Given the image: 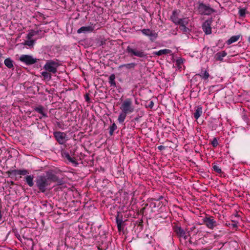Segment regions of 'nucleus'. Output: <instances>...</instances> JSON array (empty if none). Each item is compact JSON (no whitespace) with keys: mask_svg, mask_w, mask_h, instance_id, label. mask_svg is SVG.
<instances>
[{"mask_svg":"<svg viewBox=\"0 0 250 250\" xmlns=\"http://www.w3.org/2000/svg\"><path fill=\"white\" fill-rule=\"evenodd\" d=\"M36 186L41 192H45L51 184L53 182L57 183L58 185H62L63 181L51 172H47L45 175L38 176L36 181Z\"/></svg>","mask_w":250,"mask_h":250,"instance_id":"nucleus-1","label":"nucleus"},{"mask_svg":"<svg viewBox=\"0 0 250 250\" xmlns=\"http://www.w3.org/2000/svg\"><path fill=\"white\" fill-rule=\"evenodd\" d=\"M122 111L130 114L134 111V106L132 104V101L130 98L126 99L122 104L120 106Z\"/></svg>","mask_w":250,"mask_h":250,"instance_id":"nucleus-2","label":"nucleus"},{"mask_svg":"<svg viewBox=\"0 0 250 250\" xmlns=\"http://www.w3.org/2000/svg\"><path fill=\"white\" fill-rule=\"evenodd\" d=\"M60 65L58 61L49 60L43 66V69L52 74H56L57 72V68Z\"/></svg>","mask_w":250,"mask_h":250,"instance_id":"nucleus-3","label":"nucleus"},{"mask_svg":"<svg viewBox=\"0 0 250 250\" xmlns=\"http://www.w3.org/2000/svg\"><path fill=\"white\" fill-rule=\"evenodd\" d=\"M127 53L130 54L131 56H136L139 58H146L147 54L142 49L138 50L137 49L132 48L130 46H128L126 49Z\"/></svg>","mask_w":250,"mask_h":250,"instance_id":"nucleus-4","label":"nucleus"},{"mask_svg":"<svg viewBox=\"0 0 250 250\" xmlns=\"http://www.w3.org/2000/svg\"><path fill=\"white\" fill-rule=\"evenodd\" d=\"M198 10L199 13L203 15H209L215 12L214 9L205 4L203 2L199 3Z\"/></svg>","mask_w":250,"mask_h":250,"instance_id":"nucleus-5","label":"nucleus"},{"mask_svg":"<svg viewBox=\"0 0 250 250\" xmlns=\"http://www.w3.org/2000/svg\"><path fill=\"white\" fill-rule=\"evenodd\" d=\"M203 224H205L206 226L209 229H213L215 227L217 226L216 221L214 220L212 216H206L202 219Z\"/></svg>","mask_w":250,"mask_h":250,"instance_id":"nucleus-6","label":"nucleus"},{"mask_svg":"<svg viewBox=\"0 0 250 250\" xmlns=\"http://www.w3.org/2000/svg\"><path fill=\"white\" fill-rule=\"evenodd\" d=\"M19 60L25 63L26 65H30L36 63L39 59L34 58L32 56L29 55H21Z\"/></svg>","mask_w":250,"mask_h":250,"instance_id":"nucleus-7","label":"nucleus"},{"mask_svg":"<svg viewBox=\"0 0 250 250\" xmlns=\"http://www.w3.org/2000/svg\"><path fill=\"white\" fill-rule=\"evenodd\" d=\"M56 140L60 145H63L68 140L66 134L63 132L55 131L53 133Z\"/></svg>","mask_w":250,"mask_h":250,"instance_id":"nucleus-8","label":"nucleus"},{"mask_svg":"<svg viewBox=\"0 0 250 250\" xmlns=\"http://www.w3.org/2000/svg\"><path fill=\"white\" fill-rule=\"evenodd\" d=\"M173 229L179 238H183L184 240L188 238V235H187L186 232L181 227L174 226Z\"/></svg>","mask_w":250,"mask_h":250,"instance_id":"nucleus-9","label":"nucleus"},{"mask_svg":"<svg viewBox=\"0 0 250 250\" xmlns=\"http://www.w3.org/2000/svg\"><path fill=\"white\" fill-rule=\"evenodd\" d=\"M211 20H207L202 25V29L206 35H209L211 33Z\"/></svg>","mask_w":250,"mask_h":250,"instance_id":"nucleus-10","label":"nucleus"},{"mask_svg":"<svg viewBox=\"0 0 250 250\" xmlns=\"http://www.w3.org/2000/svg\"><path fill=\"white\" fill-rule=\"evenodd\" d=\"M116 221L119 231H121L123 230L124 229L123 226L124 225V222L123 220L122 215L119 212H118V214L116 217Z\"/></svg>","mask_w":250,"mask_h":250,"instance_id":"nucleus-11","label":"nucleus"},{"mask_svg":"<svg viewBox=\"0 0 250 250\" xmlns=\"http://www.w3.org/2000/svg\"><path fill=\"white\" fill-rule=\"evenodd\" d=\"M10 172L12 175H25L29 173L28 170H26V169H22V170L14 169V170H11Z\"/></svg>","mask_w":250,"mask_h":250,"instance_id":"nucleus-12","label":"nucleus"},{"mask_svg":"<svg viewBox=\"0 0 250 250\" xmlns=\"http://www.w3.org/2000/svg\"><path fill=\"white\" fill-rule=\"evenodd\" d=\"M93 30V27L91 26H82L80 28H79L77 32L78 33H87L89 32H92Z\"/></svg>","mask_w":250,"mask_h":250,"instance_id":"nucleus-13","label":"nucleus"},{"mask_svg":"<svg viewBox=\"0 0 250 250\" xmlns=\"http://www.w3.org/2000/svg\"><path fill=\"white\" fill-rule=\"evenodd\" d=\"M170 20L176 25L177 23H179V21H180V19H179L178 17V13L177 10H174L172 12V14L170 16Z\"/></svg>","mask_w":250,"mask_h":250,"instance_id":"nucleus-14","label":"nucleus"},{"mask_svg":"<svg viewBox=\"0 0 250 250\" xmlns=\"http://www.w3.org/2000/svg\"><path fill=\"white\" fill-rule=\"evenodd\" d=\"M34 176L33 175H27L24 178L25 182L30 187H32L34 186Z\"/></svg>","mask_w":250,"mask_h":250,"instance_id":"nucleus-15","label":"nucleus"},{"mask_svg":"<svg viewBox=\"0 0 250 250\" xmlns=\"http://www.w3.org/2000/svg\"><path fill=\"white\" fill-rule=\"evenodd\" d=\"M203 113V108L201 106H198L196 107L195 113H194V117L196 119H198Z\"/></svg>","mask_w":250,"mask_h":250,"instance_id":"nucleus-16","label":"nucleus"},{"mask_svg":"<svg viewBox=\"0 0 250 250\" xmlns=\"http://www.w3.org/2000/svg\"><path fill=\"white\" fill-rule=\"evenodd\" d=\"M227 55V53L225 51L218 52L215 55V59L217 61H222L223 58Z\"/></svg>","mask_w":250,"mask_h":250,"instance_id":"nucleus-17","label":"nucleus"},{"mask_svg":"<svg viewBox=\"0 0 250 250\" xmlns=\"http://www.w3.org/2000/svg\"><path fill=\"white\" fill-rule=\"evenodd\" d=\"M34 110L38 112L39 113L42 114L43 117H47V115L46 113L44 112V107L42 105H39L37 107H36L34 108Z\"/></svg>","mask_w":250,"mask_h":250,"instance_id":"nucleus-18","label":"nucleus"},{"mask_svg":"<svg viewBox=\"0 0 250 250\" xmlns=\"http://www.w3.org/2000/svg\"><path fill=\"white\" fill-rule=\"evenodd\" d=\"M197 75H199L204 80H207L210 76L207 70L203 71V69H202L201 73L197 74Z\"/></svg>","mask_w":250,"mask_h":250,"instance_id":"nucleus-19","label":"nucleus"},{"mask_svg":"<svg viewBox=\"0 0 250 250\" xmlns=\"http://www.w3.org/2000/svg\"><path fill=\"white\" fill-rule=\"evenodd\" d=\"M51 73L47 71H42L41 73L42 76L43 77V79L44 80H47L48 81L51 80V75L50 74Z\"/></svg>","mask_w":250,"mask_h":250,"instance_id":"nucleus-20","label":"nucleus"},{"mask_svg":"<svg viewBox=\"0 0 250 250\" xmlns=\"http://www.w3.org/2000/svg\"><path fill=\"white\" fill-rule=\"evenodd\" d=\"M240 37V35L233 36L227 41V43L229 45L231 44V43L238 41Z\"/></svg>","mask_w":250,"mask_h":250,"instance_id":"nucleus-21","label":"nucleus"},{"mask_svg":"<svg viewBox=\"0 0 250 250\" xmlns=\"http://www.w3.org/2000/svg\"><path fill=\"white\" fill-rule=\"evenodd\" d=\"M171 52V50L167 49H164L162 50H160L157 52H155L154 53V54L157 56H161L164 54H169Z\"/></svg>","mask_w":250,"mask_h":250,"instance_id":"nucleus-22","label":"nucleus"},{"mask_svg":"<svg viewBox=\"0 0 250 250\" xmlns=\"http://www.w3.org/2000/svg\"><path fill=\"white\" fill-rule=\"evenodd\" d=\"M4 64L8 68H13V61L9 58L6 59L4 62Z\"/></svg>","mask_w":250,"mask_h":250,"instance_id":"nucleus-23","label":"nucleus"},{"mask_svg":"<svg viewBox=\"0 0 250 250\" xmlns=\"http://www.w3.org/2000/svg\"><path fill=\"white\" fill-rule=\"evenodd\" d=\"M147 37L152 42H154L158 37V34L154 31H152Z\"/></svg>","mask_w":250,"mask_h":250,"instance_id":"nucleus-24","label":"nucleus"},{"mask_svg":"<svg viewBox=\"0 0 250 250\" xmlns=\"http://www.w3.org/2000/svg\"><path fill=\"white\" fill-rule=\"evenodd\" d=\"M127 113L122 111L118 117V120L120 123H123L126 117Z\"/></svg>","mask_w":250,"mask_h":250,"instance_id":"nucleus-25","label":"nucleus"},{"mask_svg":"<svg viewBox=\"0 0 250 250\" xmlns=\"http://www.w3.org/2000/svg\"><path fill=\"white\" fill-rule=\"evenodd\" d=\"M136 63H134V62H132V63H126V64H122V65H121L120 66H119V68H122V67H125L127 69H132V68H134L135 67V66H136Z\"/></svg>","mask_w":250,"mask_h":250,"instance_id":"nucleus-26","label":"nucleus"},{"mask_svg":"<svg viewBox=\"0 0 250 250\" xmlns=\"http://www.w3.org/2000/svg\"><path fill=\"white\" fill-rule=\"evenodd\" d=\"M115 75L114 74H111L109 79V83L110 84L111 86H113L114 87H116V83H115Z\"/></svg>","mask_w":250,"mask_h":250,"instance_id":"nucleus-27","label":"nucleus"},{"mask_svg":"<svg viewBox=\"0 0 250 250\" xmlns=\"http://www.w3.org/2000/svg\"><path fill=\"white\" fill-rule=\"evenodd\" d=\"M188 18H184L180 19L179 23H177V25H180V26L187 25L188 23Z\"/></svg>","mask_w":250,"mask_h":250,"instance_id":"nucleus-28","label":"nucleus"},{"mask_svg":"<svg viewBox=\"0 0 250 250\" xmlns=\"http://www.w3.org/2000/svg\"><path fill=\"white\" fill-rule=\"evenodd\" d=\"M64 157L67 159L70 162L72 163H76V161L74 158L71 157L69 154L68 152H64L63 153Z\"/></svg>","mask_w":250,"mask_h":250,"instance_id":"nucleus-29","label":"nucleus"},{"mask_svg":"<svg viewBox=\"0 0 250 250\" xmlns=\"http://www.w3.org/2000/svg\"><path fill=\"white\" fill-rule=\"evenodd\" d=\"M199 232V229L196 228L195 226L192 227L190 230L188 232V235H190V232L192 233L193 235L197 234Z\"/></svg>","mask_w":250,"mask_h":250,"instance_id":"nucleus-30","label":"nucleus"},{"mask_svg":"<svg viewBox=\"0 0 250 250\" xmlns=\"http://www.w3.org/2000/svg\"><path fill=\"white\" fill-rule=\"evenodd\" d=\"M117 128V125L115 123H113L109 127V134L112 136L113 134L114 131Z\"/></svg>","mask_w":250,"mask_h":250,"instance_id":"nucleus-31","label":"nucleus"},{"mask_svg":"<svg viewBox=\"0 0 250 250\" xmlns=\"http://www.w3.org/2000/svg\"><path fill=\"white\" fill-rule=\"evenodd\" d=\"M35 42V40H29V41H25L24 42V43H23V44L24 45H27L30 47H32L34 45Z\"/></svg>","mask_w":250,"mask_h":250,"instance_id":"nucleus-32","label":"nucleus"},{"mask_svg":"<svg viewBox=\"0 0 250 250\" xmlns=\"http://www.w3.org/2000/svg\"><path fill=\"white\" fill-rule=\"evenodd\" d=\"M212 165H213L212 168H213L214 171H215V172H216L218 173H221L222 172V170L219 167V166H218L217 165H216L214 164H213Z\"/></svg>","mask_w":250,"mask_h":250,"instance_id":"nucleus-33","label":"nucleus"},{"mask_svg":"<svg viewBox=\"0 0 250 250\" xmlns=\"http://www.w3.org/2000/svg\"><path fill=\"white\" fill-rule=\"evenodd\" d=\"M246 9L245 8H240L239 10V15L241 17H244L245 16L246 13Z\"/></svg>","mask_w":250,"mask_h":250,"instance_id":"nucleus-34","label":"nucleus"},{"mask_svg":"<svg viewBox=\"0 0 250 250\" xmlns=\"http://www.w3.org/2000/svg\"><path fill=\"white\" fill-rule=\"evenodd\" d=\"M152 30L149 29H144L141 30L142 33L145 36H148V35L151 33Z\"/></svg>","mask_w":250,"mask_h":250,"instance_id":"nucleus-35","label":"nucleus"},{"mask_svg":"<svg viewBox=\"0 0 250 250\" xmlns=\"http://www.w3.org/2000/svg\"><path fill=\"white\" fill-rule=\"evenodd\" d=\"M180 29L185 33H188L189 31V29L186 27V25L180 26Z\"/></svg>","mask_w":250,"mask_h":250,"instance_id":"nucleus-36","label":"nucleus"},{"mask_svg":"<svg viewBox=\"0 0 250 250\" xmlns=\"http://www.w3.org/2000/svg\"><path fill=\"white\" fill-rule=\"evenodd\" d=\"M211 145L214 147H215L218 146V143L216 138H213V140L211 142Z\"/></svg>","mask_w":250,"mask_h":250,"instance_id":"nucleus-37","label":"nucleus"},{"mask_svg":"<svg viewBox=\"0 0 250 250\" xmlns=\"http://www.w3.org/2000/svg\"><path fill=\"white\" fill-rule=\"evenodd\" d=\"M34 32H31L29 33L27 35V38L28 40H31L32 38L34 36Z\"/></svg>","mask_w":250,"mask_h":250,"instance_id":"nucleus-38","label":"nucleus"},{"mask_svg":"<svg viewBox=\"0 0 250 250\" xmlns=\"http://www.w3.org/2000/svg\"><path fill=\"white\" fill-rule=\"evenodd\" d=\"M85 101L88 102V103H89L90 102V98L88 96V95L87 94L85 95Z\"/></svg>","mask_w":250,"mask_h":250,"instance_id":"nucleus-39","label":"nucleus"},{"mask_svg":"<svg viewBox=\"0 0 250 250\" xmlns=\"http://www.w3.org/2000/svg\"><path fill=\"white\" fill-rule=\"evenodd\" d=\"M154 106V103L153 101H150L148 104V107L152 108Z\"/></svg>","mask_w":250,"mask_h":250,"instance_id":"nucleus-40","label":"nucleus"},{"mask_svg":"<svg viewBox=\"0 0 250 250\" xmlns=\"http://www.w3.org/2000/svg\"><path fill=\"white\" fill-rule=\"evenodd\" d=\"M158 148L160 150H162L165 148V146H158Z\"/></svg>","mask_w":250,"mask_h":250,"instance_id":"nucleus-41","label":"nucleus"},{"mask_svg":"<svg viewBox=\"0 0 250 250\" xmlns=\"http://www.w3.org/2000/svg\"><path fill=\"white\" fill-rule=\"evenodd\" d=\"M150 207H151L152 208H155L156 207V203H153V202L150 203Z\"/></svg>","mask_w":250,"mask_h":250,"instance_id":"nucleus-42","label":"nucleus"},{"mask_svg":"<svg viewBox=\"0 0 250 250\" xmlns=\"http://www.w3.org/2000/svg\"><path fill=\"white\" fill-rule=\"evenodd\" d=\"M163 198V197L162 196H160L158 199H154V198H151V200H157V201H159V200H160L161 199Z\"/></svg>","mask_w":250,"mask_h":250,"instance_id":"nucleus-43","label":"nucleus"},{"mask_svg":"<svg viewBox=\"0 0 250 250\" xmlns=\"http://www.w3.org/2000/svg\"><path fill=\"white\" fill-rule=\"evenodd\" d=\"M231 226L233 227V228H236L237 227V225L236 223H232L231 224Z\"/></svg>","mask_w":250,"mask_h":250,"instance_id":"nucleus-44","label":"nucleus"},{"mask_svg":"<svg viewBox=\"0 0 250 250\" xmlns=\"http://www.w3.org/2000/svg\"><path fill=\"white\" fill-rule=\"evenodd\" d=\"M1 218H2V214H1V211L0 210V220H1Z\"/></svg>","mask_w":250,"mask_h":250,"instance_id":"nucleus-45","label":"nucleus"},{"mask_svg":"<svg viewBox=\"0 0 250 250\" xmlns=\"http://www.w3.org/2000/svg\"><path fill=\"white\" fill-rule=\"evenodd\" d=\"M136 121H138L139 120V118L138 117H136L134 119Z\"/></svg>","mask_w":250,"mask_h":250,"instance_id":"nucleus-46","label":"nucleus"},{"mask_svg":"<svg viewBox=\"0 0 250 250\" xmlns=\"http://www.w3.org/2000/svg\"><path fill=\"white\" fill-rule=\"evenodd\" d=\"M248 41L250 43V36L248 38Z\"/></svg>","mask_w":250,"mask_h":250,"instance_id":"nucleus-47","label":"nucleus"}]
</instances>
